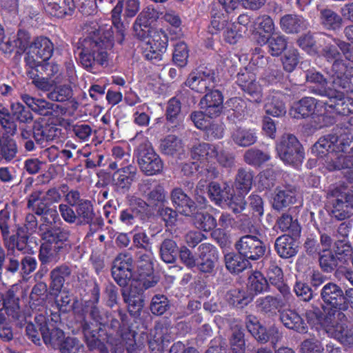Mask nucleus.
Masks as SVG:
<instances>
[{
    "label": "nucleus",
    "mask_w": 353,
    "mask_h": 353,
    "mask_svg": "<svg viewBox=\"0 0 353 353\" xmlns=\"http://www.w3.org/2000/svg\"><path fill=\"white\" fill-rule=\"evenodd\" d=\"M245 161L250 165H260L270 159L268 152L259 149L252 148L248 150L244 155Z\"/></svg>",
    "instance_id": "nucleus-56"
},
{
    "label": "nucleus",
    "mask_w": 353,
    "mask_h": 353,
    "mask_svg": "<svg viewBox=\"0 0 353 353\" xmlns=\"http://www.w3.org/2000/svg\"><path fill=\"white\" fill-rule=\"evenodd\" d=\"M276 149L279 158L284 163L297 166L302 162V148L294 135H283L277 143Z\"/></svg>",
    "instance_id": "nucleus-11"
},
{
    "label": "nucleus",
    "mask_w": 353,
    "mask_h": 353,
    "mask_svg": "<svg viewBox=\"0 0 353 353\" xmlns=\"http://www.w3.org/2000/svg\"><path fill=\"white\" fill-rule=\"evenodd\" d=\"M309 323L320 324L329 336L337 339L347 347L353 346V326L347 325L345 315L339 310L330 312L327 316H320L316 311H307L305 313Z\"/></svg>",
    "instance_id": "nucleus-3"
},
{
    "label": "nucleus",
    "mask_w": 353,
    "mask_h": 353,
    "mask_svg": "<svg viewBox=\"0 0 353 353\" xmlns=\"http://www.w3.org/2000/svg\"><path fill=\"white\" fill-rule=\"evenodd\" d=\"M10 221V213L6 209L1 210L0 211V229L3 239L5 241L6 246L10 249L11 247H14L15 243V239L14 236H9V225L8 222Z\"/></svg>",
    "instance_id": "nucleus-53"
},
{
    "label": "nucleus",
    "mask_w": 353,
    "mask_h": 353,
    "mask_svg": "<svg viewBox=\"0 0 353 353\" xmlns=\"http://www.w3.org/2000/svg\"><path fill=\"white\" fill-rule=\"evenodd\" d=\"M323 43V55L329 61H334L332 74V83L335 86L350 89L351 78L353 77V54L344 41L325 36L319 39V45Z\"/></svg>",
    "instance_id": "nucleus-1"
},
{
    "label": "nucleus",
    "mask_w": 353,
    "mask_h": 353,
    "mask_svg": "<svg viewBox=\"0 0 353 353\" xmlns=\"http://www.w3.org/2000/svg\"><path fill=\"white\" fill-rule=\"evenodd\" d=\"M93 30L80 41L79 50V61L86 69H90L95 63L104 65L108 59V50L113 46V35L111 26L99 28H92Z\"/></svg>",
    "instance_id": "nucleus-2"
},
{
    "label": "nucleus",
    "mask_w": 353,
    "mask_h": 353,
    "mask_svg": "<svg viewBox=\"0 0 353 353\" xmlns=\"http://www.w3.org/2000/svg\"><path fill=\"white\" fill-rule=\"evenodd\" d=\"M224 28L223 37L226 42L234 44L242 37L243 30L242 28H238L235 23L228 24V21Z\"/></svg>",
    "instance_id": "nucleus-59"
},
{
    "label": "nucleus",
    "mask_w": 353,
    "mask_h": 353,
    "mask_svg": "<svg viewBox=\"0 0 353 353\" xmlns=\"http://www.w3.org/2000/svg\"><path fill=\"white\" fill-rule=\"evenodd\" d=\"M342 137H345V143L347 142L348 146L340 153L343 154L341 158V165L345 167L341 170H343V174L347 179L353 181V143L350 140L349 135L343 134Z\"/></svg>",
    "instance_id": "nucleus-38"
},
{
    "label": "nucleus",
    "mask_w": 353,
    "mask_h": 353,
    "mask_svg": "<svg viewBox=\"0 0 353 353\" xmlns=\"http://www.w3.org/2000/svg\"><path fill=\"white\" fill-rule=\"evenodd\" d=\"M188 49L182 41L176 43L173 52V61L179 67L185 66L188 63Z\"/></svg>",
    "instance_id": "nucleus-61"
},
{
    "label": "nucleus",
    "mask_w": 353,
    "mask_h": 353,
    "mask_svg": "<svg viewBox=\"0 0 353 353\" xmlns=\"http://www.w3.org/2000/svg\"><path fill=\"white\" fill-rule=\"evenodd\" d=\"M335 256L330 252L321 255L319 263L321 268L325 272H331L336 267L339 271L343 272V265L347 264L352 252L351 245L344 239L335 243Z\"/></svg>",
    "instance_id": "nucleus-10"
},
{
    "label": "nucleus",
    "mask_w": 353,
    "mask_h": 353,
    "mask_svg": "<svg viewBox=\"0 0 353 353\" xmlns=\"http://www.w3.org/2000/svg\"><path fill=\"white\" fill-rule=\"evenodd\" d=\"M199 259L196 266L203 272H211L218 260V251L209 243H202L199 247Z\"/></svg>",
    "instance_id": "nucleus-27"
},
{
    "label": "nucleus",
    "mask_w": 353,
    "mask_h": 353,
    "mask_svg": "<svg viewBox=\"0 0 353 353\" xmlns=\"http://www.w3.org/2000/svg\"><path fill=\"white\" fill-rule=\"evenodd\" d=\"M256 27L252 30L253 39L254 40V32L259 31L262 34L270 36L274 34L275 26L273 20L268 15L259 17L255 21Z\"/></svg>",
    "instance_id": "nucleus-52"
},
{
    "label": "nucleus",
    "mask_w": 353,
    "mask_h": 353,
    "mask_svg": "<svg viewBox=\"0 0 353 353\" xmlns=\"http://www.w3.org/2000/svg\"><path fill=\"white\" fill-rule=\"evenodd\" d=\"M225 12L214 8L212 11L211 28L215 32L223 30L230 19V14L238 8L240 0H218Z\"/></svg>",
    "instance_id": "nucleus-25"
},
{
    "label": "nucleus",
    "mask_w": 353,
    "mask_h": 353,
    "mask_svg": "<svg viewBox=\"0 0 353 353\" xmlns=\"http://www.w3.org/2000/svg\"><path fill=\"white\" fill-rule=\"evenodd\" d=\"M54 88L48 94V97L52 101L63 102L72 97V90L68 85H54Z\"/></svg>",
    "instance_id": "nucleus-54"
},
{
    "label": "nucleus",
    "mask_w": 353,
    "mask_h": 353,
    "mask_svg": "<svg viewBox=\"0 0 353 353\" xmlns=\"http://www.w3.org/2000/svg\"><path fill=\"white\" fill-rule=\"evenodd\" d=\"M230 343L234 353H245L246 345L241 327L233 329Z\"/></svg>",
    "instance_id": "nucleus-55"
},
{
    "label": "nucleus",
    "mask_w": 353,
    "mask_h": 353,
    "mask_svg": "<svg viewBox=\"0 0 353 353\" xmlns=\"http://www.w3.org/2000/svg\"><path fill=\"white\" fill-rule=\"evenodd\" d=\"M210 197L216 204L227 205L234 213H239L245 209V201L242 196L230 193V188L224 183L223 187L216 183H211L208 188Z\"/></svg>",
    "instance_id": "nucleus-12"
},
{
    "label": "nucleus",
    "mask_w": 353,
    "mask_h": 353,
    "mask_svg": "<svg viewBox=\"0 0 353 353\" xmlns=\"http://www.w3.org/2000/svg\"><path fill=\"white\" fill-rule=\"evenodd\" d=\"M21 99L32 111L43 116L52 114L54 108H58L57 105H54L44 99H35L28 94L22 95Z\"/></svg>",
    "instance_id": "nucleus-33"
},
{
    "label": "nucleus",
    "mask_w": 353,
    "mask_h": 353,
    "mask_svg": "<svg viewBox=\"0 0 353 353\" xmlns=\"http://www.w3.org/2000/svg\"><path fill=\"white\" fill-rule=\"evenodd\" d=\"M135 141L138 144L135 153L141 171L148 176L161 172L163 168V162L149 141L139 136L135 137Z\"/></svg>",
    "instance_id": "nucleus-7"
},
{
    "label": "nucleus",
    "mask_w": 353,
    "mask_h": 353,
    "mask_svg": "<svg viewBox=\"0 0 353 353\" xmlns=\"http://www.w3.org/2000/svg\"><path fill=\"white\" fill-rule=\"evenodd\" d=\"M161 151L168 155L180 154L183 151L181 141L174 135H169L161 141Z\"/></svg>",
    "instance_id": "nucleus-47"
},
{
    "label": "nucleus",
    "mask_w": 353,
    "mask_h": 353,
    "mask_svg": "<svg viewBox=\"0 0 353 353\" xmlns=\"http://www.w3.org/2000/svg\"><path fill=\"white\" fill-rule=\"evenodd\" d=\"M275 249L277 254L283 259L294 256L299 250V244L295 239L289 235H282L275 241Z\"/></svg>",
    "instance_id": "nucleus-31"
},
{
    "label": "nucleus",
    "mask_w": 353,
    "mask_h": 353,
    "mask_svg": "<svg viewBox=\"0 0 353 353\" xmlns=\"http://www.w3.org/2000/svg\"><path fill=\"white\" fill-rule=\"evenodd\" d=\"M170 196L172 204L179 213L185 216L194 214L196 206L181 188H176L173 189Z\"/></svg>",
    "instance_id": "nucleus-30"
},
{
    "label": "nucleus",
    "mask_w": 353,
    "mask_h": 353,
    "mask_svg": "<svg viewBox=\"0 0 353 353\" xmlns=\"http://www.w3.org/2000/svg\"><path fill=\"white\" fill-rule=\"evenodd\" d=\"M225 298L230 304L243 307L252 300L253 296L251 294H246L245 292L239 289H233L226 294Z\"/></svg>",
    "instance_id": "nucleus-49"
},
{
    "label": "nucleus",
    "mask_w": 353,
    "mask_h": 353,
    "mask_svg": "<svg viewBox=\"0 0 353 353\" xmlns=\"http://www.w3.org/2000/svg\"><path fill=\"white\" fill-rule=\"evenodd\" d=\"M320 20L323 27L328 30H335L340 28L342 24L341 17L330 9L321 10Z\"/></svg>",
    "instance_id": "nucleus-46"
},
{
    "label": "nucleus",
    "mask_w": 353,
    "mask_h": 353,
    "mask_svg": "<svg viewBox=\"0 0 353 353\" xmlns=\"http://www.w3.org/2000/svg\"><path fill=\"white\" fill-rule=\"evenodd\" d=\"M145 289L142 280L134 279L131 281L130 285L123 289V296L128 305V311L135 318L141 314L143 306L142 294Z\"/></svg>",
    "instance_id": "nucleus-14"
},
{
    "label": "nucleus",
    "mask_w": 353,
    "mask_h": 353,
    "mask_svg": "<svg viewBox=\"0 0 353 353\" xmlns=\"http://www.w3.org/2000/svg\"><path fill=\"white\" fill-rule=\"evenodd\" d=\"M345 137L328 135L321 137L312 146V153L319 158V163L325 164L330 171L341 170L345 167L341 165L343 154L341 151L347 149V142L345 143Z\"/></svg>",
    "instance_id": "nucleus-4"
},
{
    "label": "nucleus",
    "mask_w": 353,
    "mask_h": 353,
    "mask_svg": "<svg viewBox=\"0 0 353 353\" xmlns=\"http://www.w3.org/2000/svg\"><path fill=\"white\" fill-rule=\"evenodd\" d=\"M35 321L39 327L44 343L54 349H59L66 339L64 332L59 328L54 327L43 314L37 316Z\"/></svg>",
    "instance_id": "nucleus-19"
},
{
    "label": "nucleus",
    "mask_w": 353,
    "mask_h": 353,
    "mask_svg": "<svg viewBox=\"0 0 353 353\" xmlns=\"http://www.w3.org/2000/svg\"><path fill=\"white\" fill-rule=\"evenodd\" d=\"M160 253L162 260L168 263L174 261L176 254V244L170 239L165 240L160 249Z\"/></svg>",
    "instance_id": "nucleus-58"
},
{
    "label": "nucleus",
    "mask_w": 353,
    "mask_h": 353,
    "mask_svg": "<svg viewBox=\"0 0 353 353\" xmlns=\"http://www.w3.org/2000/svg\"><path fill=\"white\" fill-rule=\"evenodd\" d=\"M253 174L250 171L240 170L236 178L234 188L239 192L237 196H244L250 190L252 184Z\"/></svg>",
    "instance_id": "nucleus-41"
},
{
    "label": "nucleus",
    "mask_w": 353,
    "mask_h": 353,
    "mask_svg": "<svg viewBox=\"0 0 353 353\" xmlns=\"http://www.w3.org/2000/svg\"><path fill=\"white\" fill-rule=\"evenodd\" d=\"M299 62V56L296 49L288 50L282 58L283 69L288 72H292Z\"/></svg>",
    "instance_id": "nucleus-64"
},
{
    "label": "nucleus",
    "mask_w": 353,
    "mask_h": 353,
    "mask_svg": "<svg viewBox=\"0 0 353 353\" xmlns=\"http://www.w3.org/2000/svg\"><path fill=\"white\" fill-rule=\"evenodd\" d=\"M14 286H12L8 290L5 296L1 295V302L0 306L2 305L6 310L8 315L13 318H19V299L15 296Z\"/></svg>",
    "instance_id": "nucleus-40"
},
{
    "label": "nucleus",
    "mask_w": 353,
    "mask_h": 353,
    "mask_svg": "<svg viewBox=\"0 0 353 353\" xmlns=\"http://www.w3.org/2000/svg\"><path fill=\"white\" fill-rule=\"evenodd\" d=\"M239 254L248 260H258L265 253L266 248L257 236L245 235L240 238L235 244Z\"/></svg>",
    "instance_id": "nucleus-16"
},
{
    "label": "nucleus",
    "mask_w": 353,
    "mask_h": 353,
    "mask_svg": "<svg viewBox=\"0 0 353 353\" xmlns=\"http://www.w3.org/2000/svg\"><path fill=\"white\" fill-rule=\"evenodd\" d=\"M157 18V12L152 8L148 7L143 9L136 19L133 25L134 36L142 41L148 39L154 32L150 25Z\"/></svg>",
    "instance_id": "nucleus-22"
},
{
    "label": "nucleus",
    "mask_w": 353,
    "mask_h": 353,
    "mask_svg": "<svg viewBox=\"0 0 353 353\" xmlns=\"http://www.w3.org/2000/svg\"><path fill=\"white\" fill-rule=\"evenodd\" d=\"M233 141L241 147H247L256 141V133L252 130L238 128L232 134Z\"/></svg>",
    "instance_id": "nucleus-43"
},
{
    "label": "nucleus",
    "mask_w": 353,
    "mask_h": 353,
    "mask_svg": "<svg viewBox=\"0 0 353 353\" xmlns=\"http://www.w3.org/2000/svg\"><path fill=\"white\" fill-rule=\"evenodd\" d=\"M124 346L128 353H141V349L135 342L134 332L122 334L119 343L115 344L112 348V353H123Z\"/></svg>",
    "instance_id": "nucleus-39"
},
{
    "label": "nucleus",
    "mask_w": 353,
    "mask_h": 353,
    "mask_svg": "<svg viewBox=\"0 0 353 353\" xmlns=\"http://www.w3.org/2000/svg\"><path fill=\"white\" fill-rule=\"evenodd\" d=\"M236 83L241 90L250 96L251 101L261 102L262 89L256 82V75L254 73L245 68L238 73Z\"/></svg>",
    "instance_id": "nucleus-24"
},
{
    "label": "nucleus",
    "mask_w": 353,
    "mask_h": 353,
    "mask_svg": "<svg viewBox=\"0 0 353 353\" xmlns=\"http://www.w3.org/2000/svg\"><path fill=\"white\" fill-rule=\"evenodd\" d=\"M246 327L250 334L259 341L265 343L269 341L270 336L267 330L259 322L254 316H249L247 318Z\"/></svg>",
    "instance_id": "nucleus-44"
},
{
    "label": "nucleus",
    "mask_w": 353,
    "mask_h": 353,
    "mask_svg": "<svg viewBox=\"0 0 353 353\" xmlns=\"http://www.w3.org/2000/svg\"><path fill=\"white\" fill-rule=\"evenodd\" d=\"M115 2L116 0H97V6L103 10H112V24L121 35L123 36L124 26L121 21L122 5H120L119 2H118L117 4L114 6Z\"/></svg>",
    "instance_id": "nucleus-32"
},
{
    "label": "nucleus",
    "mask_w": 353,
    "mask_h": 353,
    "mask_svg": "<svg viewBox=\"0 0 353 353\" xmlns=\"http://www.w3.org/2000/svg\"><path fill=\"white\" fill-rule=\"evenodd\" d=\"M59 350L61 353H85L83 344L73 337H67Z\"/></svg>",
    "instance_id": "nucleus-63"
},
{
    "label": "nucleus",
    "mask_w": 353,
    "mask_h": 353,
    "mask_svg": "<svg viewBox=\"0 0 353 353\" xmlns=\"http://www.w3.org/2000/svg\"><path fill=\"white\" fill-rule=\"evenodd\" d=\"M295 200V190L288 188L277 189L276 195L274 197L273 207L275 209L280 210L290 204L294 203Z\"/></svg>",
    "instance_id": "nucleus-42"
},
{
    "label": "nucleus",
    "mask_w": 353,
    "mask_h": 353,
    "mask_svg": "<svg viewBox=\"0 0 353 353\" xmlns=\"http://www.w3.org/2000/svg\"><path fill=\"white\" fill-rule=\"evenodd\" d=\"M334 88H323L319 90V93L321 96H325L328 98V101L325 103V110L329 111V108L333 110L336 114L341 115H349L353 113V98L345 97L341 91L338 88H342L345 92H352L353 85L351 83L350 89H345L341 86H335L333 83Z\"/></svg>",
    "instance_id": "nucleus-8"
},
{
    "label": "nucleus",
    "mask_w": 353,
    "mask_h": 353,
    "mask_svg": "<svg viewBox=\"0 0 353 353\" xmlns=\"http://www.w3.org/2000/svg\"><path fill=\"white\" fill-rule=\"evenodd\" d=\"M52 52V43L46 37H38L29 46L27 62L30 66H39L51 57Z\"/></svg>",
    "instance_id": "nucleus-17"
},
{
    "label": "nucleus",
    "mask_w": 353,
    "mask_h": 353,
    "mask_svg": "<svg viewBox=\"0 0 353 353\" xmlns=\"http://www.w3.org/2000/svg\"><path fill=\"white\" fill-rule=\"evenodd\" d=\"M39 234L43 241L39 252V259L41 263H56L59 257V251L69 236L68 231L63 229L50 230L46 225L39 228Z\"/></svg>",
    "instance_id": "nucleus-5"
},
{
    "label": "nucleus",
    "mask_w": 353,
    "mask_h": 353,
    "mask_svg": "<svg viewBox=\"0 0 353 353\" xmlns=\"http://www.w3.org/2000/svg\"><path fill=\"white\" fill-rule=\"evenodd\" d=\"M113 174V181L119 188H128L134 177L136 168L131 165H123Z\"/></svg>",
    "instance_id": "nucleus-37"
},
{
    "label": "nucleus",
    "mask_w": 353,
    "mask_h": 353,
    "mask_svg": "<svg viewBox=\"0 0 353 353\" xmlns=\"http://www.w3.org/2000/svg\"><path fill=\"white\" fill-rule=\"evenodd\" d=\"M37 66H30L27 70L28 77L32 79L34 86L42 91H50L54 85H58L63 80L72 83L74 79V66L71 64L67 65V74L59 73V67L55 63H47L45 66L48 77H39Z\"/></svg>",
    "instance_id": "nucleus-6"
},
{
    "label": "nucleus",
    "mask_w": 353,
    "mask_h": 353,
    "mask_svg": "<svg viewBox=\"0 0 353 353\" xmlns=\"http://www.w3.org/2000/svg\"><path fill=\"white\" fill-rule=\"evenodd\" d=\"M199 84L193 85L194 90L197 92H204L214 87V74L210 70L201 71Z\"/></svg>",
    "instance_id": "nucleus-62"
},
{
    "label": "nucleus",
    "mask_w": 353,
    "mask_h": 353,
    "mask_svg": "<svg viewBox=\"0 0 353 353\" xmlns=\"http://www.w3.org/2000/svg\"><path fill=\"white\" fill-rule=\"evenodd\" d=\"M225 261L227 269L232 273L241 272L250 265L249 261L240 254H228Z\"/></svg>",
    "instance_id": "nucleus-45"
},
{
    "label": "nucleus",
    "mask_w": 353,
    "mask_h": 353,
    "mask_svg": "<svg viewBox=\"0 0 353 353\" xmlns=\"http://www.w3.org/2000/svg\"><path fill=\"white\" fill-rule=\"evenodd\" d=\"M191 157L193 160L201 163L216 159L223 166L228 167L233 163L232 157L223 151L220 145H214L206 143L194 145L191 150Z\"/></svg>",
    "instance_id": "nucleus-9"
},
{
    "label": "nucleus",
    "mask_w": 353,
    "mask_h": 353,
    "mask_svg": "<svg viewBox=\"0 0 353 353\" xmlns=\"http://www.w3.org/2000/svg\"><path fill=\"white\" fill-rule=\"evenodd\" d=\"M321 297L327 304L324 308L325 314L323 317L327 316L330 312L332 313L335 310L342 312L347 309L345 296L343 295L342 290L333 283H328L323 286Z\"/></svg>",
    "instance_id": "nucleus-15"
},
{
    "label": "nucleus",
    "mask_w": 353,
    "mask_h": 353,
    "mask_svg": "<svg viewBox=\"0 0 353 353\" xmlns=\"http://www.w3.org/2000/svg\"><path fill=\"white\" fill-rule=\"evenodd\" d=\"M223 98L218 90L206 94L200 101L201 108L209 117H216L220 114L223 109Z\"/></svg>",
    "instance_id": "nucleus-28"
},
{
    "label": "nucleus",
    "mask_w": 353,
    "mask_h": 353,
    "mask_svg": "<svg viewBox=\"0 0 353 353\" xmlns=\"http://www.w3.org/2000/svg\"><path fill=\"white\" fill-rule=\"evenodd\" d=\"M248 287L250 293L257 294L266 291L268 284L266 279L261 272H254L249 276Z\"/></svg>",
    "instance_id": "nucleus-50"
},
{
    "label": "nucleus",
    "mask_w": 353,
    "mask_h": 353,
    "mask_svg": "<svg viewBox=\"0 0 353 353\" xmlns=\"http://www.w3.org/2000/svg\"><path fill=\"white\" fill-rule=\"evenodd\" d=\"M144 252H139V261L138 262L139 276L134 280H142L145 288L154 286L157 280L152 276L153 272V253L151 251V246L143 248Z\"/></svg>",
    "instance_id": "nucleus-21"
},
{
    "label": "nucleus",
    "mask_w": 353,
    "mask_h": 353,
    "mask_svg": "<svg viewBox=\"0 0 353 353\" xmlns=\"http://www.w3.org/2000/svg\"><path fill=\"white\" fill-rule=\"evenodd\" d=\"M325 105L323 101H317L312 97H305L292 105L290 114L296 119L308 117L312 114H322Z\"/></svg>",
    "instance_id": "nucleus-23"
},
{
    "label": "nucleus",
    "mask_w": 353,
    "mask_h": 353,
    "mask_svg": "<svg viewBox=\"0 0 353 353\" xmlns=\"http://www.w3.org/2000/svg\"><path fill=\"white\" fill-rule=\"evenodd\" d=\"M308 23L301 16L286 14L280 20L281 29L286 33H294L307 28Z\"/></svg>",
    "instance_id": "nucleus-35"
},
{
    "label": "nucleus",
    "mask_w": 353,
    "mask_h": 353,
    "mask_svg": "<svg viewBox=\"0 0 353 353\" xmlns=\"http://www.w3.org/2000/svg\"><path fill=\"white\" fill-rule=\"evenodd\" d=\"M76 215L78 223H88L92 219V208L88 201H83L77 205Z\"/></svg>",
    "instance_id": "nucleus-60"
},
{
    "label": "nucleus",
    "mask_w": 353,
    "mask_h": 353,
    "mask_svg": "<svg viewBox=\"0 0 353 353\" xmlns=\"http://www.w3.org/2000/svg\"><path fill=\"white\" fill-rule=\"evenodd\" d=\"M132 259L130 255L120 254L114 261L112 268V274L114 281L120 286L130 285L132 276Z\"/></svg>",
    "instance_id": "nucleus-20"
},
{
    "label": "nucleus",
    "mask_w": 353,
    "mask_h": 353,
    "mask_svg": "<svg viewBox=\"0 0 353 353\" xmlns=\"http://www.w3.org/2000/svg\"><path fill=\"white\" fill-rule=\"evenodd\" d=\"M194 226L203 231H210L217 225L216 219L208 213L197 212L193 216Z\"/></svg>",
    "instance_id": "nucleus-48"
},
{
    "label": "nucleus",
    "mask_w": 353,
    "mask_h": 353,
    "mask_svg": "<svg viewBox=\"0 0 353 353\" xmlns=\"http://www.w3.org/2000/svg\"><path fill=\"white\" fill-rule=\"evenodd\" d=\"M281 321L288 328L294 330L299 333H305L307 327L301 317L293 310H285L281 314Z\"/></svg>",
    "instance_id": "nucleus-36"
},
{
    "label": "nucleus",
    "mask_w": 353,
    "mask_h": 353,
    "mask_svg": "<svg viewBox=\"0 0 353 353\" xmlns=\"http://www.w3.org/2000/svg\"><path fill=\"white\" fill-rule=\"evenodd\" d=\"M70 274V269L66 265H61L51 272V287L56 292H59L65 282V278Z\"/></svg>",
    "instance_id": "nucleus-51"
},
{
    "label": "nucleus",
    "mask_w": 353,
    "mask_h": 353,
    "mask_svg": "<svg viewBox=\"0 0 353 353\" xmlns=\"http://www.w3.org/2000/svg\"><path fill=\"white\" fill-rule=\"evenodd\" d=\"M327 197L332 205L331 213L334 217L341 221L349 217L350 205L346 201L347 199L346 185L330 186L327 192Z\"/></svg>",
    "instance_id": "nucleus-13"
},
{
    "label": "nucleus",
    "mask_w": 353,
    "mask_h": 353,
    "mask_svg": "<svg viewBox=\"0 0 353 353\" xmlns=\"http://www.w3.org/2000/svg\"><path fill=\"white\" fill-rule=\"evenodd\" d=\"M147 39L143 47L145 58L152 61L161 60L168 46V40L165 33L163 31L154 32Z\"/></svg>",
    "instance_id": "nucleus-18"
},
{
    "label": "nucleus",
    "mask_w": 353,
    "mask_h": 353,
    "mask_svg": "<svg viewBox=\"0 0 353 353\" xmlns=\"http://www.w3.org/2000/svg\"><path fill=\"white\" fill-rule=\"evenodd\" d=\"M254 41L261 46L268 43L269 52L272 56H279L287 46L284 36L281 34H272V36L270 37L262 34L259 31L254 32Z\"/></svg>",
    "instance_id": "nucleus-29"
},
{
    "label": "nucleus",
    "mask_w": 353,
    "mask_h": 353,
    "mask_svg": "<svg viewBox=\"0 0 353 353\" xmlns=\"http://www.w3.org/2000/svg\"><path fill=\"white\" fill-rule=\"evenodd\" d=\"M46 12L52 16L63 17L74 10L77 0H41Z\"/></svg>",
    "instance_id": "nucleus-26"
},
{
    "label": "nucleus",
    "mask_w": 353,
    "mask_h": 353,
    "mask_svg": "<svg viewBox=\"0 0 353 353\" xmlns=\"http://www.w3.org/2000/svg\"><path fill=\"white\" fill-rule=\"evenodd\" d=\"M112 156L115 159V161L110 165V168L116 169L119 166L129 165L130 154L128 150L119 145H116L112 148Z\"/></svg>",
    "instance_id": "nucleus-57"
},
{
    "label": "nucleus",
    "mask_w": 353,
    "mask_h": 353,
    "mask_svg": "<svg viewBox=\"0 0 353 353\" xmlns=\"http://www.w3.org/2000/svg\"><path fill=\"white\" fill-rule=\"evenodd\" d=\"M167 327L157 325L153 334V339L149 341V347L152 353H163L165 345L170 341Z\"/></svg>",
    "instance_id": "nucleus-34"
}]
</instances>
